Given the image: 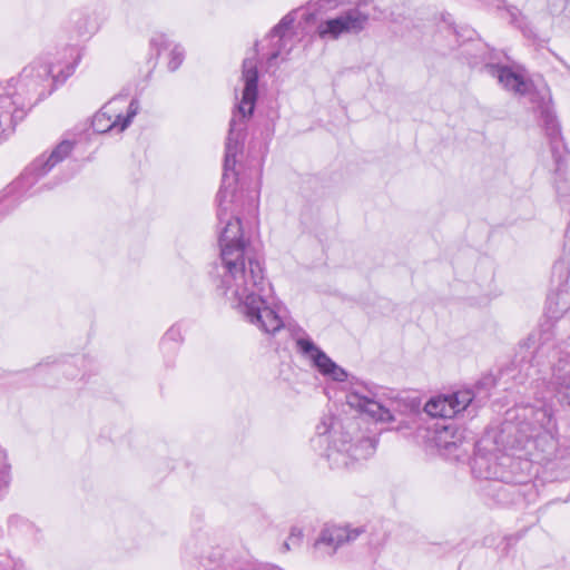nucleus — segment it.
I'll list each match as a JSON object with an SVG mask.
<instances>
[{"mask_svg":"<svg viewBox=\"0 0 570 570\" xmlns=\"http://www.w3.org/2000/svg\"><path fill=\"white\" fill-rule=\"evenodd\" d=\"M11 482V465L7 452L0 446V497L9 489Z\"/></svg>","mask_w":570,"mask_h":570,"instance_id":"19","label":"nucleus"},{"mask_svg":"<svg viewBox=\"0 0 570 570\" xmlns=\"http://www.w3.org/2000/svg\"><path fill=\"white\" fill-rule=\"evenodd\" d=\"M541 118L546 132L550 139L551 153L557 166L556 171L557 174H561L563 163L566 161L567 148L562 141L560 126L554 114L550 110L549 107H544L542 109Z\"/></svg>","mask_w":570,"mask_h":570,"instance_id":"10","label":"nucleus"},{"mask_svg":"<svg viewBox=\"0 0 570 570\" xmlns=\"http://www.w3.org/2000/svg\"><path fill=\"white\" fill-rule=\"evenodd\" d=\"M167 43H168V39L166 37V35L161 33V32H156L151 39H150V45L153 48H155L158 52L163 49V48H166L167 47Z\"/></svg>","mask_w":570,"mask_h":570,"instance_id":"26","label":"nucleus"},{"mask_svg":"<svg viewBox=\"0 0 570 570\" xmlns=\"http://www.w3.org/2000/svg\"><path fill=\"white\" fill-rule=\"evenodd\" d=\"M484 68L489 75L498 79L499 83L504 89L521 96L529 91L530 85L520 73L513 71L511 68L494 63L485 65Z\"/></svg>","mask_w":570,"mask_h":570,"instance_id":"12","label":"nucleus"},{"mask_svg":"<svg viewBox=\"0 0 570 570\" xmlns=\"http://www.w3.org/2000/svg\"><path fill=\"white\" fill-rule=\"evenodd\" d=\"M16 101L10 96L0 97V141L7 139L14 130L17 114Z\"/></svg>","mask_w":570,"mask_h":570,"instance_id":"14","label":"nucleus"},{"mask_svg":"<svg viewBox=\"0 0 570 570\" xmlns=\"http://www.w3.org/2000/svg\"><path fill=\"white\" fill-rule=\"evenodd\" d=\"M368 14L358 8H351L335 18L318 23L316 32L323 40H337L344 35H357L364 30Z\"/></svg>","mask_w":570,"mask_h":570,"instance_id":"4","label":"nucleus"},{"mask_svg":"<svg viewBox=\"0 0 570 570\" xmlns=\"http://www.w3.org/2000/svg\"><path fill=\"white\" fill-rule=\"evenodd\" d=\"M453 410H455V415L463 410H465L473 400V394L470 390L459 391L456 393L448 395Z\"/></svg>","mask_w":570,"mask_h":570,"instance_id":"21","label":"nucleus"},{"mask_svg":"<svg viewBox=\"0 0 570 570\" xmlns=\"http://www.w3.org/2000/svg\"><path fill=\"white\" fill-rule=\"evenodd\" d=\"M73 144L69 140H63L58 144L55 149L50 153L49 156L45 157L42 155L38 159H36L31 169L38 177H42L48 174L56 165L61 163L65 158H67L72 151Z\"/></svg>","mask_w":570,"mask_h":570,"instance_id":"13","label":"nucleus"},{"mask_svg":"<svg viewBox=\"0 0 570 570\" xmlns=\"http://www.w3.org/2000/svg\"><path fill=\"white\" fill-rule=\"evenodd\" d=\"M295 21L294 12L287 13L282 20L271 30L269 37L277 38V42L275 43L276 49L271 52L267 63L268 66H273V62L281 56L286 33L289 31L292 24Z\"/></svg>","mask_w":570,"mask_h":570,"instance_id":"15","label":"nucleus"},{"mask_svg":"<svg viewBox=\"0 0 570 570\" xmlns=\"http://www.w3.org/2000/svg\"><path fill=\"white\" fill-rule=\"evenodd\" d=\"M551 383L559 393L561 389L570 383V354L567 353L558 358L552 365Z\"/></svg>","mask_w":570,"mask_h":570,"instance_id":"17","label":"nucleus"},{"mask_svg":"<svg viewBox=\"0 0 570 570\" xmlns=\"http://www.w3.org/2000/svg\"><path fill=\"white\" fill-rule=\"evenodd\" d=\"M181 338V334H180V331L178 327H170L164 338H163V343L167 342V341H173V342H178L180 341Z\"/></svg>","mask_w":570,"mask_h":570,"instance_id":"27","label":"nucleus"},{"mask_svg":"<svg viewBox=\"0 0 570 570\" xmlns=\"http://www.w3.org/2000/svg\"><path fill=\"white\" fill-rule=\"evenodd\" d=\"M347 3L346 0H315L307 3L313 14L327 13Z\"/></svg>","mask_w":570,"mask_h":570,"instance_id":"20","label":"nucleus"},{"mask_svg":"<svg viewBox=\"0 0 570 570\" xmlns=\"http://www.w3.org/2000/svg\"><path fill=\"white\" fill-rule=\"evenodd\" d=\"M374 450V441L370 438H362L356 443H352L351 440H342L340 445L335 442L333 446H330L325 455L333 466L341 468L347 466L351 459L368 458Z\"/></svg>","mask_w":570,"mask_h":570,"instance_id":"8","label":"nucleus"},{"mask_svg":"<svg viewBox=\"0 0 570 570\" xmlns=\"http://www.w3.org/2000/svg\"><path fill=\"white\" fill-rule=\"evenodd\" d=\"M559 271L561 274H564L567 277L569 276L570 272L569 268L566 266L564 263H558L554 265V272Z\"/></svg>","mask_w":570,"mask_h":570,"instance_id":"29","label":"nucleus"},{"mask_svg":"<svg viewBox=\"0 0 570 570\" xmlns=\"http://www.w3.org/2000/svg\"><path fill=\"white\" fill-rule=\"evenodd\" d=\"M184 60V49L180 46H175L170 51V59L168 68L170 71H175L181 65Z\"/></svg>","mask_w":570,"mask_h":570,"instance_id":"24","label":"nucleus"},{"mask_svg":"<svg viewBox=\"0 0 570 570\" xmlns=\"http://www.w3.org/2000/svg\"><path fill=\"white\" fill-rule=\"evenodd\" d=\"M333 425V417L332 416H324L321 421V423L316 426V433L317 438L314 440V442L323 443V441H326L324 436L330 433L331 428Z\"/></svg>","mask_w":570,"mask_h":570,"instance_id":"23","label":"nucleus"},{"mask_svg":"<svg viewBox=\"0 0 570 570\" xmlns=\"http://www.w3.org/2000/svg\"><path fill=\"white\" fill-rule=\"evenodd\" d=\"M346 403L361 413L367 414L375 421H393V415L389 409L383 406L380 402L375 401L368 394H363L360 390H352L348 392L346 395Z\"/></svg>","mask_w":570,"mask_h":570,"instance_id":"11","label":"nucleus"},{"mask_svg":"<svg viewBox=\"0 0 570 570\" xmlns=\"http://www.w3.org/2000/svg\"><path fill=\"white\" fill-rule=\"evenodd\" d=\"M523 420L505 422L495 439L501 454L476 453L473 473L481 479L507 484H524L531 476L532 463L550 459L557 449V422L550 406L524 407Z\"/></svg>","mask_w":570,"mask_h":570,"instance_id":"2","label":"nucleus"},{"mask_svg":"<svg viewBox=\"0 0 570 570\" xmlns=\"http://www.w3.org/2000/svg\"><path fill=\"white\" fill-rule=\"evenodd\" d=\"M362 532L361 528L325 527L314 542V552L318 558L331 557L343 544L356 540Z\"/></svg>","mask_w":570,"mask_h":570,"instance_id":"7","label":"nucleus"},{"mask_svg":"<svg viewBox=\"0 0 570 570\" xmlns=\"http://www.w3.org/2000/svg\"><path fill=\"white\" fill-rule=\"evenodd\" d=\"M561 403L570 406V383L561 389L559 393H557Z\"/></svg>","mask_w":570,"mask_h":570,"instance_id":"28","label":"nucleus"},{"mask_svg":"<svg viewBox=\"0 0 570 570\" xmlns=\"http://www.w3.org/2000/svg\"><path fill=\"white\" fill-rule=\"evenodd\" d=\"M570 311V292L559 288L549 295L547 301V313L550 318L558 320Z\"/></svg>","mask_w":570,"mask_h":570,"instance_id":"16","label":"nucleus"},{"mask_svg":"<svg viewBox=\"0 0 570 570\" xmlns=\"http://www.w3.org/2000/svg\"><path fill=\"white\" fill-rule=\"evenodd\" d=\"M118 102H122V99L110 100L94 116L91 125L95 131L104 134L117 128V131L121 132L131 124L139 110L138 100L130 101L126 116H122L119 108L116 107Z\"/></svg>","mask_w":570,"mask_h":570,"instance_id":"5","label":"nucleus"},{"mask_svg":"<svg viewBox=\"0 0 570 570\" xmlns=\"http://www.w3.org/2000/svg\"><path fill=\"white\" fill-rule=\"evenodd\" d=\"M303 532L298 528H292L287 540L284 542L283 548L288 551L292 547H298L302 543Z\"/></svg>","mask_w":570,"mask_h":570,"instance_id":"25","label":"nucleus"},{"mask_svg":"<svg viewBox=\"0 0 570 570\" xmlns=\"http://www.w3.org/2000/svg\"><path fill=\"white\" fill-rule=\"evenodd\" d=\"M295 343L297 352L308 360L322 375L336 382L346 380V371L332 361L308 336L297 337Z\"/></svg>","mask_w":570,"mask_h":570,"instance_id":"6","label":"nucleus"},{"mask_svg":"<svg viewBox=\"0 0 570 570\" xmlns=\"http://www.w3.org/2000/svg\"><path fill=\"white\" fill-rule=\"evenodd\" d=\"M244 89L237 110L229 122L222 187L217 194V217L225 224L219 235L220 256L216 265V288L246 322L266 334H275L284 323L272 302V286L265 277L261 258L243 237L240 220L232 217L228 205L234 197L236 157L243 150L246 120L253 115L257 99L256 57L243 61Z\"/></svg>","mask_w":570,"mask_h":570,"instance_id":"1","label":"nucleus"},{"mask_svg":"<svg viewBox=\"0 0 570 570\" xmlns=\"http://www.w3.org/2000/svg\"><path fill=\"white\" fill-rule=\"evenodd\" d=\"M70 57L73 61L61 67L60 63H53L43 59H36L27 65L19 76L14 79V96L31 100L45 97L50 94L52 88L47 90L51 82H63L70 77L78 62L79 55H73L70 50Z\"/></svg>","mask_w":570,"mask_h":570,"instance_id":"3","label":"nucleus"},{"mask_svg":"<svg viewBox=\"0 0 570 570\" xmlns=\"http://www.w3.org/2000/svg\"><path fill=\"white\" fill-rule=\"evenodd\" d=\"M77 28L80 35L90 36L98 31L99 22L96 17L85 16L78 20Z\"/></svg>","mask_w":570,"mask_h":570,"instance_id":"22","label":"nucleus"},{"mask_svg":"<svg viewBox=\"0 0 570 570\" xmlns=\"http://www.w3.org/2000/svg\"><path fill=\"white\" fill-rule=\"evenodd\" d=\"M435 444L445 456L455 460L468 456L470 448L474 445L465 438L463 431L452 424L438 429Z\"/></svg>","mask_w":570,"mask_h":570,"instance_id":"9","label":"nucleus"},{"mask_svg":"<svg viewBox=\"0 0 570 570\" xmlns=\"http://www.w3.org/2000/svg\"><path fill=\"white\" fill-rule=\"evenodd\" d=\"M424 411L433 417L450 419L455 416V410L450 403L448 395L431 399L424 406Z\"/></svg>","mask_w":570,"mask_h":570,"instance_id":"18","label":"nucleus"}]
</instances>
